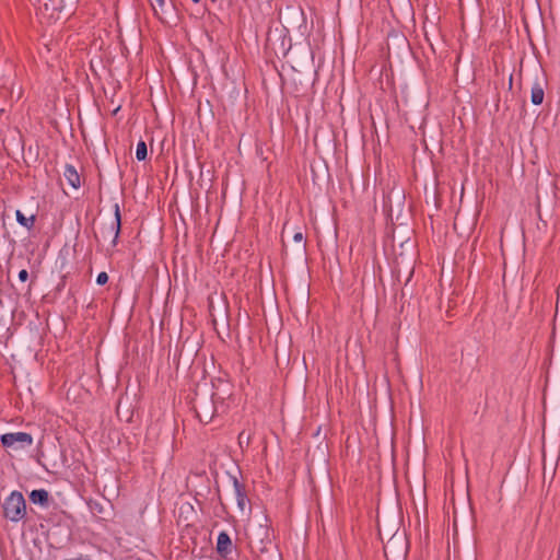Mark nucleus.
I'll return each instance as SVG.
<instances>
[{"instance_id": "10", "label": "nucleus", "mask_w": 560, "mask_h": 560, "mask_svg": "<svg viewBox=\"0 0 560 560\" xmlns=\"http://www.w3.org/2000/svg\"><path fill=\"white\" fill-rule=\"evenodd\" d=\"M545 97L542 79H536L530 91V102L533 105H541Z\"/></svg>"}, {"instance_id": "2", "label": "nucleus", "mask_w": 560, "mask_h": 560, "mask_svg": "<svg viewBox=\"0 0 560 560\" xmlns=\"http://www.w3.org/2000/svg\"><path fill=\"white\" fill-rule=\"evenodd\" d=\"M215 395V393L195 392L191 405L200 422L209 423L213 419L217 412Z\"/></svg>"}, {"instance_id": "4", "label": "nucleus", "mask_w": 560, "mask_h": 560, "mask_svg": "<svg viewBox=\"0 0 560 560\" xmlns=\"http://www.w3.org/2000/svg\"><path fill=\"white\" fill-rule=\"evenodd\" d=\"M121 231V214L119 203L114 205V218L108 223H103L98 232H95V238L103 241L110 240L112 246L115 247Z\"/></svg>"}, {"instance_id": "17", "label": "nucleus", "mask_w": 560, "mask_h": 560, "mask_svg": "<svg viewBox=\"0 0 560 560\" xmlns=\"http://www.w3.org/2000/svg\"><path fill=\"white\" fill-rule=\"evenodd\" d=\"M108 282V275L105 271H102L96 277V283L98 285H105Z\"/></svg>"}, {"instance_id": "9", "label": "nucleus", "mask_w": 560, "mask_h": 560, "mask_svg": "<svg viewBox=\"0 0 560 560\" xmlns=\"http://www.w3.org/2000/svg\"><path fill=\"white\" fill-rule=\"evenodd\" d=\"M231 479L236 495L237 506L242 512H244L246 506L249 505V500L247 498L245 486L242 482H240L238 479L234 476H231Z\"/></svg>"}, {"instance_id": "13", "label": "nucleus", "mask_w": 560, "mask_h": 560, "mask_svg": "<svg viewBox=\"0 0 560 560\" xmlns=\"http://www.w3.org/2000/svg\"><path fill=\"white\" fill-rule=\"evenodd\" d=\"M15 218L20 225L26 228L28 231L32 230L35 225L36 215L32 214L31 217H25L21 210L15 211Z\"/></svg>"}, {"instance_id": "21", "label": "nucleus", "mask_w": 560, "mask_h": 560, "mask_svg": "<svg viewBox=\"0 0 560 560\" xmlns=\"http://www.w3.org/2000/svg\"><path fill=\"white\" fill-rule=\"evenodd\" d=\"M119 109H120V106H118L117 108H115L114 114H116Z\"/></svg>"}, {"instance_id": "5", "label": "nucleus", "mask_w": 560, "mask_h": 560, "mask_svg": "<svg viewBox=\"0 0 560 560\" xmlns=\"http://www.w3.org/2000/svg\"><path fill=\"white\" fill-rule=\"evenodd\" d=\"M408 540L405 532H395L384 545V555L387 560H406Z\"/></svg>"}, {"instance_id": "19", "label": "nucleus", "mask_w": 560, "mask_h": 560, "mask_svg": "<svg viewBox=\"0 0 560 560\" xmlns=\"http://www.w3.org/2000/svg\"><path fill=\"white\" fill-rule=\"evenodd\" d=\"M159 7L161 10H163L164 5H165V0H156Z\"/></svg>"}, {"instance_id": "18", "label": "nucleus", "mask_w": 560, "mask_h": 560, "mask_svg": "<svg viewBox=\"0 0 560 560\" xmlns=\"http://www.w3.org/2000/svg\"><path fill=\"white\" fill-rule=\"evenodd\" d=\"M18 277H19L20 281L25 282V281L28 279V272H27V270H26V269H22V270H20V272H19V276H18Z\"/></svg>"}, {"instance_id": "7", "label": "nucleus", "mask_w": 560, "mask_h": 560, "mask_svg": "<svg viewBox=\"0 0 560 560\" xmlns=\"http://www.w3.org/2000/svg\"><path fill=\"white\" fill-rule=\"evenodd\" d=\"M90 512L101 521H106L110 514L112 503L106 500H93L90 499L88 502Z\"/></svg>"}, {"instance_id": "15", "label": "nucleus", "mask_w": 560, "mask_h": 560, "mask_svg": "<svg viewBox=\"0 0 560 560\" xmlns=\"http://www.w3.org/2000/svg\"><path fill=\"white\" fill-rule=\"evenodd\" d=\"M237 440L240 447L244 450L245 447H248V445L250 444L252 433L247 432L246 430H243L240 432Z\"/></svg>"}, {"instance_id": "6", "label": "nucleus", "mask_w": 560, "mask_h": 560, "mask_svg": "<svg viewBox=\"0 0 560 560\" xmlns=\"http://www.w3.org/2000/svg\"><path fill=\"white\" fill-rule=\"evenodd\" d=\"M0 441L4 447L24 448L33 444V436L26 432L4 433Z\"/></svg>"}, {"instance_id": "12", "label": "nucleus", "mask_w": 560, "mask_h": 560, "mask_svg": "<svg viewBox=\"0 0 560 560\" xmlns=\"http://www.w3.org/2000/svg\"><path fill=\"white\" fill-rule=\"evenodd\" d=\"M30 501L34 504L47 508L49 505V493L45 489H36L30 493Z\"/></svg>"}, {"instance_id": "22", "label": "nucleus", "mask_w": 560, "mask_h": 560, "mask_svg": "<svg viewBox=\"0 0 560 560\" xmlns=\"http://www.w3.org/2000/svg\"><path fill=\"white\" fill-rule=\"evenodd\" d=\"M194 3H198L200 0H191Z\"/></svg>"}, {"instance_id": "11", "label": "nucleus", "mask_w": 560, "mask_h": 560, "mask_svg": "<svg viewBox=\"0 0 560 560\" xmlns=\"http://www.w3.org/2000/svg\"><path fill=\"white\" fill-rule=\"evenodd\" d=\"M63 176H65L66 180L68 182V184L73 189H78L80 187V185H81L80 175L73 165L67 164L65 166Z\"/></svg>"}, {"instance_id": "3", "label": "nucleus", "mask_w": 560, "mask_h": 560, "mask_svg": "<svg viewBox=\"0 0 560 560\" xmlns=\"http://www.w3.org/2000/svg\"><path fill=\"white\" fill-rule=\"evenodd\" d=\"M4 518L18 523L26 516V502L22 492L12 491L2 503Z\"/></svg>"}, {"instance_id": "8", "label": "nucleus", "mask_w": 560, "mask_h": 560, "mask_svg": "<svg viewBox=\"0 0 560 560\" xmlns=\"http://www.w3.org/2000/svg\"><path fill=\"white\" fill-rule=\"evenodd\" d=\"M233 542L226 532H221L217 539V552L221 558L226 559L232 552Z\"/></svg>"}, {"instance_id": "1", "label": "nucleus", "mask_w": 560, "mask_h": 560, "mask_svg": "<svg viewBox=\"0 0 560 560\" xmlns=\"http://www.w3.org/2000/svg\"><path fill=\"white\" fill-rule=\"evenodd\" d=\"M249 544L258 552V560H281V555L272 544L267 527L259 526L249 537Z\"/></svg>"}, {"instance_id": "16", "label": "nucleus", "mask_w": 560, "mask_h": 560, "mask_svg": "<svg viewBox=\"0 0 560 560\" xmlns=\"http://www.w3.org/2000/svg\"><path fill=\"white\" fill-rule=\"evenodd\" d=\"M294 242L300 244V249H305L304 236L302 232H296L293 236Z\"/></svg>"}, {"instance_id": "20", "label": "nucleus", "mask_w": 560, "mask_h": 560, "mask_svg": "<svg viewBox=\"0 0 560 560\" xmlns=\"http://www.w3.org/2000/svg\"><path fill=\"white\" fill-rule=\"evenodd\" d=\"M512 80H513V77L512 74L510 75V88L512 86Z\"/></svg>"}, {"instance_id": "14", "label": "nucleus", "mask_w": 560, "mask_h": 560, "mask_svg": "<svg viewBox=\"0 0 560 560\" xmlns=\"http://www.w3.org/2000/svg\"><path fill=\"white\" fill-rule=\"evenodd\" d=\"M147 156H148L147 143L143 140H140L137 143L136 158L138 161H144L147 159Z\"/></svg>"}]
</instances>
